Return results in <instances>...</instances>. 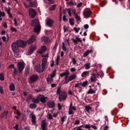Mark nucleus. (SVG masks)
<instances>
[{"label": "nucleus", "mask_w": 130, "mask_h": 130, "mask_svg": "<svg viewBox=\"0 0 130 130\" xmlns=\"http://www.w3.org/2000/svg\"><path fill=\"white\" fill-rule=\"evenodd\" d=\"M46 23L49 26H51L53 25L54 21L50 19H49L46 20Z\"/></svg>", "instance_id": "nucleus-14"}, {"label": "nucleus", "mask_w": 130, "mask_h": 130, "mask_svg": "<svg viewBox=\"0 0 130 130\" xmlns=\"http://www.w3.org/2000/svg\"><path fill=\"white\" fill-rule=\"evenodd\" d=\"M91 75L92 76L90 77L91 82H93L96 81L97 79L96 77L95 74L94 73H92Z\"/></svg>", "instance_id": "nucleus-19"}, {"label": "nucleus", "mask_w": 130, "mask_h": 130, "mask_svg": "<svg viewBox=\"0 0 130 130\" xmlns=\"http://www.w3.org/2000/svg\"><path fill=\"white\" fill-rule=\"evenodd\" d=\"M37 107V105L35 103L31 104L29 106V107L31 109H35Z\"/></svg>", "instance_id": "nucleus-35"}, {"label": "nucleus", "mask_w": 130, "mask_h": 130, "mask_svg": "<svg viewBox=\"0 0 130 130\" xmlns=\"http://www.w3.org/2000/svg\"><path fill=\"white\" fill-rule=\"evenodd\" d=\"M36 49V47L35 45H32L30 47L29 50V51L30 54L32 53L33 51Z\"/></svg>", "instance_id": "nucleus-18"}, {"label": "nucleus", "mask_w": 130, "mask_h": 130, "mask_svg": "<svg viewBox=\"0 0 130 130\" xmlns=\"http://www.w3.org/2000/svg\"><path fill=\"white\" fill-rule=\"evenodd\" d=\"M69 74V72H67L66 73L64 72L60 74V76L61 77H62L64 76H67Z\"/></svg>", "instance_id": "nucleus-33"}, {"label": "nucleus", "mask_w": 130, "mask_h": 130, "mask_svg": "<svg viewBox=\"0 0 130 130\" xmlns=\"http://www.w3.org/2000/svg\"><path fill=\"white\" fill-rule=\"evenodd\" d=\"M32 23H33V24L32 25V26L37 25L34 29V31L36 32H39L41 28V27L39 25V22L38 20H35V21L33 20Z\"/></svg>", "instance_id": "nucleus-1"}, {"label": "nucleus", "mask_w": 130, "mask_h": 130, "mask_svg": "<svg viewBox=\"0 0 130 130\" xmlns=\"http://www.w3.org/2000/svg\"><path fill=\"white\" fill-rule=\"evenodd\" d=\"M69 22L70 24L73 25H74V20L73 18H71L69 19Z\"/></svg>", "instance_id": "nucleus-40"}, {"label": "nucleus", "mask_w": 130, "mask_h": 130, "mask_svg": "<svg viewBox=\"0 0 130 130\" xmlns=\"http://www.w3.org/2000/svg\"><path fill=\"white\" fill-rule=\"evenodd\" d=\"M91 127V125L90 124H88L85 125L83 128H85L86 129H90Z\"/></svg>", "instance_id": "nucleus-39"}, {"label": "nucleus", "mask_w": 130, "mask_h": 130, "mask_svg": "<svg viewBox=\"0 0 130 130\" xmlns=\"http://www.w3.org/2000/svg\"><path fill=\"white\" fill-rule=\"evenodd\" d=\"M46 123L45 120H43L41 121V127L42 130H47L46 126Z\"/></svg>", "instance_id": "nucleus-13"}, {"label": "nucleus", "mask_w": 130, "mask_h": 130, "mask_svg": "<svg viewBox=\"0 0 130 130\" xmlns=\"http://www.w3.org/2000/svg\"><path fill=\"white\" fill-rule=\"evenodd\" d=\"M35 69L37 72L39 73L42 72L44 69L42 67H41V66L40 65H38L36 66L35 67Z\"/></svg>", "instance_id": "nucleus-9"}, {"label": "nucleus", "mask_w": 130, "mask_h": 130, "mask_svg": "<svg viewBox=\"0 0 130 130\" xmlns=\"http://www.w3.org/2000/svg\"><path fill=\"white\" fill-rule=\"evenodd\" d=\"M5 15V13L4 11L1 12L0 11V21H1L2 20V18L1 17V16H2V17H4Z\"/></svg>", "instance_id": "nucleus-32"}, {"label": "nucleus", "mask_w": 130, "mask_h": 130, "mask_svg": "<svg viewBox=\"0 0 130 130\" xmlns=\"http://www.w3.org/2000/svg\"><path fill=\"white\" fill-rule=\"evenodd\" d=\"M67 95L66 93L64 92L59 95L58 98L59 101L61 102L65 100L67 98Z\"/></svg>", "instance_id": "nucleus-6"}, {"label": "nucleus", "mask_w": 130, "mask_h": 130, "mask_svg": "<svg viewBox=\"0 0 130 130\" xmlns=\"http://www.w3.org/2000/svg\"><path fill=\"white\" fill-rule=\"evenodd\" d=\"M61 87H58L56 92V94L57 95H60L62 93L64 92L61 91Z\"/></svg>", "instance_id": "nucleus-25"}, {"label": "nucleus", "mask_w": 130, "mask_h": 130, "mask_svg": "<svg viewBox=\"0 0 130 130\" xmlns=\"http://www.w3.org/2000/svg\"><path fill=\"white\" fill-rule=\"evenodd\" d=\"M53 79L52 78H48L47 79V81L48 84H51L53 82Z\"/></svg>", "instance_id": "nucleus-38"}, {"label": "nucleus", "mask_w": 130, "mask_h": 130, "mask_svg": "<svg viewBox=\"0 0 130 130\" xmlns=\"http://www.w3.org/2000/svg\"><path fill=\"white\" fill-rule=\"evenodd\" d=\"M75 18L76 19L77 21H78L80 20V17L77 14L75 15Z\"/></svg>", "instance_id": "nucleus-44"}, {"label": "nucleus", "mask_w": 130, "mask_h": 130, "mask_svg": "<svg viewBox=\"0 0 130 130\" xmlns=\"http://www.w3.org/2000/svg\"><path fill=\"white\" fill-rule=\"evenodd\" d=\"M72 40L75 45L77 44L78 42L81 43L82 42V41L79 38L77 37H76L75 39L72 38Z\"/></svg>", "instance_id": "nucleus-11"}, {"label": "nucleus", "mask_w": 130, "mask_h": 130, "mask_svg": "<svg viewBox=\"0 0 130 130\" xmlns=\"http://www.w3.org/2000/svg\"><path fill=\"white\" fill-rule=\"evenodd\" d=\"M29 71L28 69H26L25 71V74L26 75H27L29 74Z\"/></svg>", "instance_id": "nucleus-50"}, {"label": "nucleus", "mask_w": 130, "mask_h": 130, "mask_svg": "<svg viewBox=\"0 0 130 130\" xmlns=\"http://www.w3.org/2000/svg\"><path fill=\"white\" fill-rule=\"evenodd\" d=\"M28 6L31 7H33L34 6V4L32 2H31L29 3Z\"/></svg>", "instance_id": "nucleus-57"}, {"label": "nucleus", "mask_w": 130, "mask_h": 130, "mask_svg": "<svg viewBox=\"0 0 130 130\" xmlns=\"http://www.w3.org/2000/svg\"><path fill=\"white\" fill-rule=\"evenodd\" d=\"M49 2L50 4H53L54 3V1L53 0H47Z\"/></svg>", "instance_id": "nucleus-56"}, {"label": "nucleus", "mask_w": 130, "mask_h": 130, "mask_svg": "<svg viewBox=\"0 0 130 130\" xmlns=\"http://www.w3.org/2000/svg\"><path fill=\"white\" fill-rule=\"evenodd\" d=\"M58 109L59 110H60L61 108V106L60 103H58Z\"/></svg>", "instance_id": "nucleus-47"}, {"label": "nucleus", "mask_w": 130, "mask_h": 130, "mask_svg": "<svg viewBox=\"0 0 130 130\" xmlns=\"http://www.w3.org/2000/svg\"><path fill=\"white\" fill-rule=\"evenodd\" d=\"M5 11H6L7 13L9 14V16L11 18H12V16L11 14L10 13V7H8V8L7 9L6 8H5Z\"/></svg>", "instance_id": "nucleus-23"}, {"label": "nucleus", "mask_w": 130, "mask_h": 130, "mask_svg": "<svg viewBox=\"0 0 130 130\" xmlns=\"http://www.w3.org/2000/svg\"><path fill=\"white\" fill-rule=\"evenodd\" d=\"M90 63L88 62L86 63L85 66V69L86 70H88L90 68Z\"/></svg>", "instance_id": "nucleus-31"}, {"label": "nucleus", "mask_w": 130, "mask_h": 130, "mask_svg": "<svg viewBox=\"0 0 130 130\" xmlns=\"http://www.w3.org/2000/svg\"><path fill=\"white\" fill-rule=\"evenodd\" d=\"M70 70L73 73L76 71V69L75 68H72L70 69Z\"/></svg>", "instance_id": "nucleus-48"}, {"label": "nucleus", "mask_w": 130, "mask_h": 130, "mask_svg": "<svg viewBox=\"0 0 130 130\" xmlns=\"http://www.w3.org/2000/svg\"><path fill=\"white\" fill-rule=\"evenodd\" d=\"M41 41L44 43H47L50 42V40L47 37H43L41 38Z\"/></svg>", "instance_id": "nucleus-16"}, {"label": "nucleus", "mask_w": 130, "mask_h": 130, "mask_svg": "<svg viewBox=\"0 0 130 130\" xmlns=\"http://www.w3.org/2000/svg\"><path fill=\"white\" fill-rule=\"evenodd\" d=\"M36 40V36L34 35H32L31 37L27 40V43L28 44H32Z\"/></svg>", "instance_id": "nucleus-10"}, {"label": "nucleus", "mask_w": 130, "mask_h": 130, "mask_svg": "<svg viewBox=\"0 0 130 130\" xmlns=\"http://www.w3.org/2000/svg\"><path fill=\"white\" fill-rule=\"evenodd\" d=\"M56 74V70L55 69L54 70L53 73L50 75V76L51 78H52L55 77Z\"/></svg>", "instance_id": "nucleus-34"}, {"label": "nucleus", "mask_w": 130, "mask_h": 130, "mask_svg": "<svg viewBox=\"0 0 130 130\" xmlns=\"http://www.w3.org/2000/svg\"><path fill=\"white\" fill-rule=\"evenodd\" d=\"M47 50V48L45 46H42V47L41 49L38 51V53L39 54H41L45 52Z\"/></svg>", "instance_id": "nucleus-20"}, {"label": "nucleus", "mask_w": 130, "mask_h": 130, "mask_svg": "<svg viewBox=\"0 0 130 130\" xmlns=\"http://www.w3.org/2000/svg\"><path fill=\"white\" fill-rule=\"evenodd\" d=\"M92 52V50H87L84 54L83 56L84 57H86L87 56L89 53H90Z\"/></svg>", "instance_id": "nucleus-26"}, {"label": "nucleus", "mask_w": 130, "mask_h": 130, "mask_svg": "<svg viewBox=\"0 0 130 130\" xmlns=\"http://www.w3.org/2000/svg\"><path fill=\"white\" fill-rule=\"evenodd\" d=\"M38 99L42 103H45L46 102V100L47 99L46 97H45L43 95H40L37 97Z\"/></svg>", "instance_id": "nucleus-5"}, {"label": "nucleus", "mask_w": 130, "mask_h": 130, "mask_svg": "<svg viewBox=\"0 0 130 130\" xmlns=\"http://www.w3.org/2000/svg\"><path fill=\"white\" fill-rule=\"evenodd\" d=\"M18 69L20 72H21L24 68L25 67L24 63L22 62L18 63L17 64Z\"/></svg>", "instance_id": "nucleus-7"}, {"label": "nucleus", "mask_w": 130, "mask_h": 130, "mask_svg": "<svg viewBox=\"0 0 130 130\" xmlns=\"http://www.w3.org/2000/svg\"><path fill=\"white\" fill-rule=\"evenodd\" d=\"M58 60H59L58 56H57V58L56 60V63L57 65H58L59 64Z\"/></svg>", "instance_id": "nucleus-60"}, {"label": "nucleus", "mask_w": 130, "mask_h": 130, "mask_svg": "<svg viewBox=\"0 0 130 130\" xmlns=\"http://www.w3.org/2000/svg\"><path fill=\"white\" fill-rule=\"evenodd\" d=\"M19 47H24L26 44V42L22 40H18L16 41Z\"/></svg>", "instance_id": "nucleus-4"}, {"label": "nucleus", "mask_w": 130, "mask_h": 130, "mask_svg": "<svg viewBox=\"0 0 130 130\" xmlns=\"http://www.w3.org/2000/svg\"><path fill=\"white\" fill-rule=\"evenodd\" d=\"M96 92V90H93L91 88L89 90L88 93V94H92L95 93Z\"/></svg>", "instance_id": "nucleus-29"}, {"label": "nucleus", "mask_w": 130, "mask_h": 130, "mask_svg": "<svg viewBox=\"0 0 130 130\" xmlns=\"http://www.w3.org/2000/svg\"><path fill=\"white\" fill-rule=\"evenodd\" d=\"M62 49L64 51H67V50L65 46L64 45V43L63 42L62 43Z\"/></svg>", "instance_id": "nucleus-42"}, {"label": "nucleus", "mask_w": 130, "mask_h": 130, "mask_svg": "<svg viewBox=\"0 0 130 130\" xmlns=\"http://www.w3.org/2000/svg\"><path fill=\"white\" fill-rule=\"evenodd\" d=\"M57 84H51V86L52 88H54L56 86Z\"/></svg>", "instance_id": "nucleus-54"}, {"label": "nucleus", "mask_w": 130, "mask_h": 130, "mask_svg": "<svg viewBox=\"0 0 130 130\" xmlns=\"http://www.w3.org/2000/svg\"><path fill=\"white\" fill-rule=\"evenodd\" d=\"M85 108L86 111L89 114H90V111H92V107L89 106L88 105L85 106Z\"/></svg>", "instance_id": "nucleus-21"}, {"label": "nucleus", "mask_w": 130, "mask_h": 130, "mask_svg": "<svg viewBox=\"0 0 130 130\" xmlns=\"http://www.w3.org/2000/svg\"><path fill=\"white\" fill-rule=\"evenodd\" d=\"M48 119H53V116H52L50 114H48Z\"/></svg>", "instance_id": "nucleus-55"}, {"label": "nucleus", "mask_w": 130, "mask_h": 130, "mask_svg": "<svg viewBox=\"0 0 130 130\" xmlns=\"http://www.w3.org/2000/svg\"><path fill=\"white\" fill-rule=\"evenodd\" d=\"M8 112L7 111H5L3 112V114L4 116H6L7 115Z\"/></svg>", "instance_id": "nucleus-64"}, {"label": "nucleus", "mask_w": 130, "mask_h": 130, "mask_svg": "<svg viewBox=\"0 0 130 130\" xmlns=\"http://www.w3.org/2000/svg\"><path fill=\"white\" fill-rule=\"evenodd\" d=\"M72 61L74 64H75L76 63V61L75 58H73Z\"/></svg>", "instance_id": "nucleus-59"}, {"label": "nucleus", "mask_w": 130, "mask_h": 130, "mask_svg": "<svg viewBox=\"0 0 130 130\" xmlns=\"http://www.w3.org/2000/svg\"><path fill=\"white\" fill-rule=\"evenodd\" d=\"M0 79L1 80H4V76L3 74H0Z\"/></svg>", "instance_id": "nucleus-43"}, {"label": "nucleus", "mask_w": 130, "mask_h": 130, "mask_svg": "<svg viewBox=\"0 0 130 130\" xmlns=\"http://www.w3.org/2000/svg\"><path fill=\"white\" fill-rule=\"evenodd\" d=\"M10 90L12 91H14L15 90L14 84L12 83H11L9 86Z\"/></svg>", "instance_id": "nucleus-27"}, {"label": "nucleus", "mask_w": 130, "mask_h": 130, "mask_svg": "<svg viewBox=\"0 0 130 130\" xmlns=\"http://www.w3.org/2000/svg\"><path fill=\"white\" fill-rule=\"evenodd\" d=\"M68 77L67 76H66L65 78V82L64 83H62L63 84L68 83L69 82V81H70V80H69V78L68 79Z\"/></svg>", "instance_id": "nucleus-36"}, {"label": "nucleus", "mask_w": 130, "mask_h": 130, "mask_svg": "<svg viewBox=\"0 0 130 130\" xmlns=\"http://www.w3.org/2000/svg\"><path fill=\"white\" fill-rule=\"evenodd\" d=\"M71 9L70 8H69L67 9V11H68V13L69 14V16L71 17V13L70 12Z\"/></svg>", "instance_id": "nucleus-49"}, {"label": "nucleus", "mask_w": 130, "mask_h": 130, "mask_svg": "<svg viewBox=\"0 0 130 130\" xmlns=\"http://www.w3.org/2000/svg\"><path fill=\"white\" fill-rule=\"evenodd\" d=\"M59 114V113L58 112H57V113H54L53 114V116L54 117H56Z\"/></svg>", "instance_id": "nucleus-61"}, {"label": "nucleus", "mask_w": 130, "mask_h": 130, "mask_svg": "<svg viewBox=\"0 0 130 130\" xmlns=\"http://www.w3.org/2000/svg\"><path fill=\"white\" fill-rule=\"evenodd\" d=\"M11 48L12 51L15 53H17L19 51V47L16 42H13L11 44Z\"/></svg>", "instance_id": "nucleus-2"}, {"label": "nucleus", "mask_w": 130, "mask_h": 130, "mask_svg": "<svg viewBox=\"0 0 130 130\" xmlns=\"http://www.w3.org/2000/svg\"><path fill=\"white\" fill-rule=\"evenodd\" d=\"M80 121L78 120H77L75 121V122L74 123V125H76L79 124L80 123Z\"/></svg>", "instance_id": "nucleus-51"}, {"label": "nucleus", "mask_w": 130, "mask_h": 130, "mask_svg": "<svg viewBox=\"0 0 130 130\" xmlns=\"http://www.w3.org/2000/svg\"><path fill=\"white\" fill-rule=\"evenodd\" d=\"M67 118V117L66 116L62 117L61 118V120L62 122H63L66 120Z\"/></svg>", "instance_id": "nucleus-45"}, {"label": "nucleus", "mask_w": 130, "mask_h": 130, "mask_svg": "<svg viewBox=\"0 0 130 130\" xmlns=\"http://www.w3.org/2000/svg\"><path fill=\"white\" fill-rule=\"evenodd\" d=\"M82 84L81 83H78L77 84L75 85V88H77L78 87L79 85H81Z\"/></svg>", "instance_id": "nucleus-58"}, {"label": "nucleus", "mask_w": 130, "mask_h": 130, "mask_svg": "<svg viewBox=\"0 0 130 130\" xmlns=\"http://www.w3.org/2000/svg\"><path fill=\"white\" fill-rule=\"evenodd\" d=\"M30 115L31 116V121L34 124L36 123V117L35 115L32 113L30 114Z\"/></svg>", "instance_id": "nucleus-22"}, {"label": "nucleus", "mask_w": 130, "mask_h": 130, "mask_svg": "<svg viewBox=\"0 0 130 130\" xmlns=\"http://www.w3.org/2000/svg\"><path fill=\"white\" fill-rule=\"evenodd\" d=\"M56 5H53L50 6L49 8V9L51 10H53L55 9L56 8Z\"/></svg>", "instance_id": "nucleus-37"}, {"label": "nucleus", "mask_w": 130, "mask_h": 130, "mask_svg": "<svg viewBox=\"0 0 130 130\" xmlns=\"http://www.w3.org/2000/svg\"><path fill=\"white\" fill-rule=\"evenodd\" d=\"M69 80L70 81L76 79L77 77V76L75 74H73L69 76Z\"/></svg>", "instance_id": "nucleus-24"}, {"label": "nucleus", "mask_w": 130, "mask_h": 130, "mask_svg": "<svg viewBox=\"0 0 130 130\" xmlns=\"http://www.w3.org/2000/svg\"><path fill=\"white\" fill-rule=\"evenodd\" d=\"M38 76L36 74H34L30 76L28 79L29 83L30 84L33 83L38 79Z\"/></svg>", "instance_id": "nucleus-3"}, {"label": "nucleus", "mask_w": 130, "mask_h": 130, "mask_svg": "<svg viewBox=\"0 0 130 130\" xmlns=\"http://www.w3.org/2000/svg\"><path fill=\"white\" fill-rule=\"evenodd\" d=\"M88 83L87 81H85L82 84V86H83L85 87L87 84Z\"/></svg>", "instance_id": "nucleus-52"}, {"label": "nucleus", "mask_w": 130, "mask_h": 130, "mask_svg": "<svg viewBox=\"0 0 130 130\" xmlns=\"http://www.w3.org/2000/svg\"><path fill=\"white\" fill-rule=\"evenodd\" d=\"M29 12L30 15L32 18H34L37 14L36 11L32 9H30Z\"/></svg>", "instance_id": "nucleus-8"}, {"label": "nucleus", "mask_w": 130, "mask_h": 130, "mask_svg": "<svg viewBox=\"0 0 130 130\" xmlns=\"http://www.w3.org/2000/svg\"><path fill=\"white\" fill-rule=\"evenodd\" d=\"M47 59L45 58H43L42 60V67L44 69H45L47 62Z\"/></svg>", "instance_id": "nucleus-15"}, {"label": "nucleus", "mask_w": 130, "mask_h": 130, "mask_svg": "<svg viewBox=\"0 0 130 130\" xmlns=\"http://www.w3.org/2000/svg\"><path fill=\"white\" fill-rule=\"evenodd\" d=\"M47 106L49 108H53L55 105V103L53 101H50L47 103Z\"/></svg>", "instance_id": "nucleus-17"}, {"label": "nucleus", "mask_w": 130, "mask_h": 130, "mask_svg": "<svg viewBox=\"0 0 130 130\" xmlns=\"http://www.w3.org/2000/svg\"><path fill=\"white\" fill-rule=\"evenodd\" d=\"M11 30L12 31V32H16L17 31V30L15 28L11 27L10 28Z\"/></svg>", "instance_id": "nucleus-53"}, {"label": "nucleus", "mask_w": 130, "mask_h": 130, "mask_svg": "<svg viewBox=\"0 0 130 130\" xmlns=\"http://www.w3.org/2000/svg\"><path fill=\"white\" fill-rule=\"evenodd\" d=\"M89 25L87 24L84 25V28L85 29H87L89 28Z\"/></svg>", "instance_id": "nucleus-62"}, {"label": "nucleus", "mask_w": 130, "mask_h": 130, "mask_svg": "<svg viewBox=\"0 0 130 130\" xmlns=\"http://www.w3.org/2000/svg\"><path fill=\"white\" fill-rule=\"evenodd\" d=\"M9 67L10 68H12L14 69V70L13 71V74L14 75H15L17 73V69L14 68V65H11L9 66Z\"/></svg>", "instance_id": "nucleus-30"}, {"label": "nucleus", "mask_w": 130, "mask_h": 130, "mask_svg": "<svg viewBox=\"0 0 130 130\" xmlns=\"http://www.w3.org/2000/svg\"><path fill=\"white\" fill-rule=\"evenodd\" d=\"M89 71H85L84 72L81 74V76L82 77H83L86 75H88Z\"/></svg>", "instance_id": "nucleus-28"}, {"label": "nucleus", "mask_w": 130, "mask_h": 130, "mask_svg": "<svg viewBox=\"0 0 130 130\" xmlns=\"http://www.w3.org/2000/svg\"><path fill=\"white\" fill-rule=\"evenodd\" d=\"M39 99H38L37 98V99L34 98L32 99V101L33 102H34L36 103H39Z\"/></svg>", "instance_id": "nucleus-41"}, {"label": "nucleus", "mask_w": 130, "mask_h": 130, "mask_svg": "<svg viewBox=\"0 0 130 130\" xmlns=\"http://www.w3.org/2000/svg\"><path fill=\"white\" fill-rule=\"evenodd\" d=\"M68 113L69 115H73L74 113V112L73 111L71 110V109H69Z\"/></svg>", "instance_id": "nucleus-46"}, {"label": "nucleus", "mask_w": 130, "mask_h": 130, "mask_svg": "<svg viewBox=\"0 0 130 130\" xmlns=\"http://www.w3.org/2000/svg\"><path fill=\"white\" fill-rule=\"evenodd\" d=\"M63 30L64 32H65L68 30V28L65 26L63 27Z\"/></svg>", "instance_id": "nucleus-63"}, {"label": "nucleus", "mask_w": 130, "mask_h": 130, "mask_svg": "<svg viewBox=\"0 0 130 130\" xmlns=\"http://www.w3.org/2000/svg\"><path fill=\"white\" fill-rule=\"evenodd\" d=\"M91 14V11L88 10L85 11L84 13V15L85 18H87L89 17Z\"/></svg>", "instance_id": "nucleus-12"}]
</instances>
